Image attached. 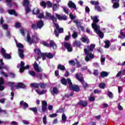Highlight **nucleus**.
<instances>
[{
  "label": "nucleus",
  "mask_w": 125,
  "mask_h": 125,
  "mask_svg": "<svg viewBox=\"0 0 125 125\" xmlns=\"http://www.w3.org/2000/svg\"><path fill=\"white\" fill-rule=\"evenodd\" d=\"M81 41L83 42H84L85 43H89V39H88L86 36L82 37L81 38Z\"/></svg>",
  "instance_id": "nucleus-25"
},
{
  "label": "nucleus",
  "mask_w": 125,
  "mask_h": 125,
  "mask_svg": "<svg viewBox=\"0 0 125 125\" xmlns=\"http://www.w3.org/2000/svg\"><path fill=\"white\" fill-rule=\"evenodd\" d=\"M44 26V23L43 22V21L39 20L36 23H33L32 25V28L33 30H41V29Z\"/></svg>",
  "instance_id": "nucleus-5"
},
{
  "label": "nucleus",
  "mask_w": 125,
  "mask_h": 125,
  "mask_svg": "<svg viewBox=\"0 0 125 125\" xmlns=\"http://www.w3.org/2000/svg\"><path fill=\"white\" fill-rule=\"evenodd\" d=\"M91 95H90V96ZM89 101H90V102H93L94 101H95V98H94V97L90 96L89 98Z\"/></svg>",
  "instance_id": "nucleus-58"
},
{
  "label": "nucleus",
  "mask_w": 125,
  "mask_h": 125,
  "mask_svg": "<svg viewBox=\"0 0 125 125\" xmlns=\"http://www.w3.org/2000/svg\"><path fill=\"white\" fill-rule=\"evenodd\" d=\"M15 88L17 89H19V88H25L26 86L22 83H18L16 84H15Z\"/></svg>",
  "instance_id": "nucleus-17"
},
{
  "label": "nucleus",
  "mask_w": 125,
  "mask_h": 125,
  "mask_svg": "<svg viewBox=\"0 0 125 125\" xmlns=\"http://www.w3.org/2000/svg\"><path fill=\"white\" fill-rule=\"evenodd\" d=\"M90 2L93 5H95V6H96L97 5H99V2L98 1L91 0Z\"/></svg>",
  "instance_id": "nucleus-42"
},
{
  "label": "nucleus",
  "mask_w": 125,
  "mask_h": 125,
  "mask_svg": "<svg viewBox=\"0 0 125 125\" xmlns=\"http://www.w3.org/2000/svg\"><path fill=\"white\" fill-rule=\"evenodd\" d=\"M123 31H124V29H121L120 30V35L118 36V38L124 40V39H125V34L124 33Z\"/></svg>",
  "instance_id": "nucleus-33"
},
{
  "label": "nucleus",
  "mask_w": 125,
  "mask_h": 125,
  "mask_svg": "<svg viewBox=\"0 0 125 125\" xmlns=\"http://www.w3.org/2000/svg\"><path fill=\"white\" fill-rule=\"evenodd\" d=\"M105 45L104 47L105 48H109L110 47V41L107 40L104 42Z\"/></svg>",
  "instance_id": "nucleus-40"
},
{
  "label": "nucleus",
  "mask_w": 125,
  "mask_h": 125,
  "mask_svg": "<svg viewBox=\"0 0 125 125\" xmlns=\"http://www.w3.org/2000/svg\"><path fill=\"white\" fill-rule=\"evenodd\" d=\"M67 5L69 8H73V9H75V10H77V6L72 0H70L68 2Z\"/></svg>",
  "instance_id": "nucleus-19"
},
{
  "label": "nucleus",
  "mask_w": 125,
  "mask_h": 125,
  "mask_svg": "<svg viewBox=\"0 0 125 125\" xmlns=\"http://www.w3.org/2000/svg\"><path fill=\"white\" fill-rule=\"evenodd\" d=\"M108 96L109 98H113L114 97V95H113V93L112 92L109 91L108 93Z\"/></svg>",
  "instance_id": "nucleus-54"
},
{
  "label": "nucleus",
  "mask_w": 125,
  "mask_h": 125,
  "mask_svg": "<svg viewBox=\"0 0 125 125\" xmlns=\"http://www.w3.org/2000/svg\"><path fill=\"white\" fill-rule=\"evenodd\" d=\"M39 41V38H38V37L37 35H34V36L32 37V43H37Z\"/></svg>",
  "instance_id": "nucleus-31"
},
{
  "label": "nucleus",
  "mask_w": 125,
  "mask_h": 125,
  "mask_svg": "<svg viewBox=\"0 0 125 125\" xmlns=\"http://www.w3.org/2000/svg\"><path fill=\"white\" fill-rule=\"evenodd\" d=\"M93 92L95 94H99V93H101L102 91H101V90H99L97 89H96L94 90Z\"/></svg>",
  "instance_id": "nucleus-59"
},
{
  "label": "nucleus",
  "mask_w": 125,
  "mask_h": 125,
  "mask_svg": "<svg viewBox=\"0 0 125 125\" xmlns=\"http://www.w3.org/2000/svg\"><path fill=\"white\" fill-rule=\"evenodd\" d=\"M61 82L63 85H67V83H68V79L66 80V79L62 78L61 80Z\"/></svg>",
  "instance_id": "nucleus-35"
},
{
  "label": "nucleus",
  "mask_w": 125,
  "mask_h": 125,
  "mask_svg": "<svg viewBox=\"0 0 125 125\" xmlns=\"http://www.w3.org/2000/svg\"><path fill=\"white\" fill-rule=\"evenodd\" d=\"M69 63L72 65V66H75L76 65V62H75V61L74 60H70L69 61Z\"/></svg>",
  "instance_id": "nucleus-62"
},
{
  "label": "nucleus",
  "mask_w": 125,
  "mask_h": 125,
  "mask_svg": "<svg viewBox=\"0 0 125 125\" xmlns=\"http://www.w3.org/2000/svg\"><path fill=\"white\" fill-rule=\"evenodd\" d=\"M32 111L34 113L35 115L38 114V108H37V107H32Z\"/></svg>",
  "instance_id": "nucleus-48"
},
{
  "label": "nucleus",
  "mask_w": 125,
  "mask_h": 125,
  "mask_svg": "<svg viewBox=\"0 0 125 125\" xmlns=\"http://www.w3.org/2000/svg\"><path fill=\"white\" fill-rule=\"evenodd\" d=\"M43 45H44V46H47V47H48V46H50V47H53V48L54 49H56V48H57V45H56V44L55 43V42H54L53 41L51 40L50 41V44H48V43L46 42H42Z\"/></svg>",
  "instance_id": "nucleus-8"
},
{
  "label": "nucleus",
  "mask_w": 125,
  "mask_h": 125,
  "mask_svg": "<svg viewBox=\"0 0 125 125\" xmlns=\"http://www.w3.org/2000/svg\"><path fill=\"white\" fill-rule=\"evenodd\" d=\"M42 60L44 61L46 59V54L45 53H42L41 56H39L37 58V61H39V59H42Z\"/></svg>",
  "instance_id": "nucleus-22"
},
{
  "label": "nucleus",
  "mask_w": 125,
  "mask_h": 125,
  "mask_svg": "<svg viewBox=\"0 0 125 125\" xmlns=\"http://www.w3.org/2000/svg\"><path fill=\"white\" fill-rule=\"evenodd\" d=\"M8 85L11 87V90L14 91V87H15V83L8 82L7 83Z\"/></svg>",
  "instance_id": "nucleus-27"
},
{
  "label": "nucleus",
  "mask_w": 125,
  "mask_h": 125,
  "mask_svg": "<svg viewBox=\"0 0 125 125\" xmlns=\"http://www.w3.org/2000/svg\"><path fill=\"white\" fill-rule=\"evenodd\" d=\"M25 66V62H24L23 61L21 62V64H18L17 68L20 69V73H23L24 70H28L30 68V66L29 65H27L25 66Z\"/></svg>",
  "instance_id": "nucleus-7"
},
{
  "label": "nucleus",
  "mask_w": 125,
  "mask_h": 125,
  "mask_svg": "<svg viewBox=\"0 0 125 125\" xmlns=\"http://www.w3.org/2000/svg\"><path fill=\"white\" fill-rule=\"evenodd\" d=\"M77 105L85 107L87 106V102L86 101L80 100L79 102L77 103Z\"/></svg>",
  "instance_id": "nucleus-18"
},
{
  "label": "nucleus",
  "mask_w": 125,
  "mask_h": 125,
  "mask_svg": "<svg viewBox=\"0 0 125 125\" xmlns=\"http://www.w3.org/2000/svg\"><path fill=\"white\" fill-rule=\"evenodd\" d=\"M99 73L98 72V70L97 69L94 70V72L93 73V74L94 76H96V77H97V76H98Z\"/></svg>",
  "instance_id": "nucleus-56"
},
{
  "label": "nucleus",
  "mask_w": 125,
  "mask_h": 125,
  "mask_svg": "<svg viewBox=\"0 0 125 125\" xmlns=\"http://www.w3.org/2000/svg\"><path fill=\"white\" fill-rule=\"evenodd\" d=\"M82 42H81L80 41H75L73 42V46L75 47H79V48H81V46H82Z\"/></svg>",
  "instance_id": "nucleus-20"
},
{
  "label": "nucleus",
  "mask_w": 125,
  "mask_h": 125,
  "mask_svg": "<svg viewBox=\"0 0 125 125\" xmlns=\"http://www.w3.org/2000/svg\"><path fill=\"white\" fill-rule=\"evenodd\" d=\"M4 83V80L2 77L0 78V90H3L4 89V86L3 84Z\"/></svg>",
  "instance_id": "nucleus-24"
},
{
  "label": "nucleus",
  "mask_w": 125,
  "mask_h": 125,
  "mask_svg": "<svg viewBox=\"0 0 125 125\" xmlns=\"http://www.w3.org/2000/svg\"><path fill=\"white\" fill-rule=\"evenodd\" d=\"M73 23H75L78 29H79V28L82 26V25H83V23H82L81 21H78V20L73 21Z\"/></svg>",
  "instance_id": "nucleus-30"
},
{
  "label": "nucleus",
  "mask_w": 125,
  "mask_h": 125,
  "mask_svg": "<svg viewBox=\"0 0 125 125\" xmlns=\"http://www.w3.org/2000/svg\"><path fill=\"white\" fill-rule=\"evenodd\" d=\"M81 83H82L83 87L84 89H86V88L89 87V85L86 82H84L83 80Z\"/></svg>",
  "instance_id": "nucleus-36"
},
{
  "label": "nucleus",
  "mask_w": 125,
  "mask_h": 125,
  "mask_svg": "<svg viewBox=\"0 0 125 125\" xmlns=\"http://www.w3.org/2000/svg\"><path fill=\"white\" fill-rule=\"evenodd\" d=\"M73 95H74V93H73V92H71L70 94V95H68V94H65L64 95L65 98H70V97L73 96Z\"/></svg>",
  "instance_id": "nucleus-51"
},
{
  "label": "nucleus",
  "mask_w": 125,
  "mask_h": 125,
  "mask_svg": "<svg viewBox=\"0 0 125 125\" xmlns=\"http://www.w3.org/2000/svg\"><path fill=\"white\" fill-rule=\"evenodd\" d=\"M95 10H97L99 12H101L102 10V9L101 8L100 6H98V5L97 6H95Z\"/></svg>",
  "instance_id": "nucleus-46"
},
{
  "label": "nucleus",
  "mask_w": 125,
  "mask_h": 125,
  "mask_svg": "<svg viewBox=\"0 0 125 125\" xmlns=\"http://www.w3.org/2000/svg\"><path fill=\"white\" fill-rule=\"evenodd\" d=\"M33 68L37 73H42L43 71L41 67L39 66V64L37 63V62H35L34 63Z\"/></svg>",
  "instance_id": "nucleus-12"
},
{
  "label": "nucleus",
  "mask_w": 125,
  "mask_h": 125,
  "mask_svg": "<svg viewBox=\"0 0 125 125\" xmlns=\"http://www.w3.org/2000/svg\"><path fill=\"white\" fill-rule=\"evenodd\" d=\"M4 21H3V19L2 17H1L0 20V25H1V27L2 29L4 30H7L8 29V25L7 24H3Z\"/></svg>",
  "instance_id": "nucleus-16"
},
{
  "label": "nucleus",
  "mask_w": 125,
  "mask_h": 125,
  "mask_svg": "<svg viewBox=\"0 0 125 125\" xmlns=\"http://www.w3.org/2000/svg\"><path fill=\"white\" fill-rule=\"evenodd\" d=\"M45 54H46V57L49 58V59H52L53 58V54L51 53H45Z\"/></svg>",
  "instance_id": "nucleus-39"
},
{
  "label": "nucleus",
  "mask_w": 125,
  "mask_h": 125,
  "mask_svg": "<svg viewBox=\"0 0 125 125\" xmlns=\"http://www.w3.org/2000/svg\"><path fill=\"white\" fill-rule=\"evenodd\" d=\"M59 91H58V89L56 87H53V90L51 91V93L52 95H54V94H57Z\"/></svg>",
  "instance_id": "nucleus-29"
},
{
  "label": "nucleus",
  "mask_w": 125,
  "mask_h": 125,
  "mask_svg": "<svg viewBox=\"0 0 125 125\" xmlns=\"http://www.w3.org/2000/svg\"><path fill=\"white\" fill-rule=\"evenodd\" d=\"M39 86L41 87V88L45 89V87H46V84L43 83H39Z\"/></svg>",
  "instance_id": "nucleus-41"
},
{
  "label": "nucleus",
  "mask_w": 125,
  "mask_h": 125,
  "mask_svg": "<svg viewBox=\"0 0 125 125\" xmlns=\"http://www.w3.org/2000/svg\"><path fill=\"white\" fill-rule=\"evenodd\" d=\"M22 123H23V125H30V122L28 120H23L22 121Z\"/></svg>",
  "instance_id": "nucleus-52"
},
{
  "label": "nucleus",
  "mask_w": 125,
  "mask_h": 125,
  "mask_svg": "<svg viewBox=\"0 0 125 125\" xmlns=\"http://www.w3.org/2000/svg\"><path fill=\"white\" fill-rule=\"evenodd\" d=\"M57 68L58 70H61V71H64V70H66L65 66L62 65V64H59L58 65Z\"/></svg>",
  "instance_id": "nucleus-37"
},
{
  "label": "nucleus",
  "mask_w": 125,
  "mask_h": 125,
  "mask_svg": "<svg viewBox=\"0 0 125 125\" xmlns=\"http://www.w3.org/2000/svg\"><path fill=\"white\" fill-rule=\"evenodd\" d=\"M15 28H21V23H20V22L16 23V24L15 25Z\"/></svg>",
  "instance_id": "nucleus-60"
},
{
  "label": "nucleus",
  "mask_w": 125,
  "mask_h": 125,
  "mask_svg": "<svg viewBox=\"0 0 125 125\" xmlns=\"http://www.w3.org/2000/svg\"><path fill=\"white\" fill-rule=\"evenodd\" d=\"M15 41L16 42L17 47H19V55L20 58L23 59V58H24V51L20 48H23L24 47V46H23V44H22V43L17 42V41H16V40L15 39Z\"/></svg>",
  "instance_id": "nucleus-6"
},
{
  "label": "nucleus",
  "mask_w": 125,
  "mask_h": 125,
  "mask_svg": "<svg viewBox=\"0 0 125 125\" xmlns=\"http://www.w3.org/2000/svg\"><path fill=\"white\" fill-rule=\"evenodd\" d=\"M63 11L66 13V14H69V9H67V7H63Z\"/></svg>",
  "instance_id": "nucleus-61"
},
{
  "label": "nucleus",
  "mask_w": 125,
  "mask_h": 125,
  "mask_svg": "<svg viewBox=\"0 0 125 125\" xmlns=\"http://www.w3.org/2000/svg\"><path fill=\"white\" fill-rule=\"evenodd\" d=\"M62 120L63 122H65L67 120V117H66V115H65V114H63L62 115Z\"/></svg>",
  "instance_id": "nucleus-50"
},
{
  "label": "nucleus",
  "mask_w": 125,
  "mask_h": 125,
  "mask_svg": "<svg viewBox=\"0 0 125 125\" xmlns=\"http://www.w3.org/2000/svg\"><path fill=\"white\" fill-rule=\"evenodd\" d=\"M40 5L41 6H42V7H43V8H46V2H45V1H42L40 3Z\"/></svg>",
  "instance_id": "nucleus-44"
},
{
  "label": "nucleus",
  "mask_w": 125,
  "mask_h": 125,
  "mask_svg": "<svg viewBox=\"0 0 125 125\" xmlns=\"http://www.w3.org/2000/svg\"><path fill=\"white\" fill-rule=\"evenodd\" d=\"M46 16L48 18H50L51 20L53 21V23L54 26L56 27V29L54 30V33L56 37L58 38L59 37V34L64 32V29L62 27H59V24H57V19L55 16L51 15V14L48 12L46 13Z\"/></svg>",
  "instance_id": "nucleus-1"
},
{
  "label": "nucleus",
  "mask_w": 125,
  "mask_h": 125,
  "mask_svg": "<svg viewBox=\"0 0 125 125\" xmlns=\"http://www.w3.org/2000/svg\"><path fill=\"white\" fill-rule=\"evenodd\" d=\"M7 11L9 14H10V15H14L15 16H17V13L15 12V10L9 9Z\"/></svg>",
  "instance_id": "nucleus-28"
},
{
  "label": "nucleus",
  "mask_w": 125,
  "mask_h": 125,
  "mask_svg": "<svg viewBox=\"0 0 125 125\" xmlns=\"http://www.w3.org/2000/svg\"><path fill=\"white\" fill-rule=\"evenodd\" d=\"M32 76L33 77V78H39L40 80H42V78H43V77L45 79L46 78V75L45 74L38 73L37 75H36V72L34 71H32Z\"/></svg>",
  "instance_id": "nucleus-10"
},
{
  "label": "nucleus",
  "mask_w": 125,
  "mask_h": 125,
  "mask_svg": "<svg viewBox=\"0 0 125 125\" xmlns=\"http://www.w3.org/2000/svg\"><path fill=\"white\" fill-rule=\"evenodd\" d=\"M38 17L39 19H42V18H44V15L43 13L39 14Z\"/></svg>",
  "instance_id": "nucleus-57"
},
{
  "label": "nucleus",
  "mask_w": 125,
  "mask_h": 125,
  "mask_svg": "<svg viewBox=\"0 0 125 125\" xmlns=\"http://www.w3.org/2000/svg\"><path fill=\"white\" fill-rule=\"evenodd\" d=\"M87 48L84 49V52L85 54L86 55L85 57V60L86 62H88L90 60H92L95 57V55L94 54L91 53L92 51H93V49L95 48V44H91L90 46H87Z\"/></svg>",
  "instance_id": "nucleus-3"
},
{
  "label": "nucleus",
  "mask_w": 125,
  "mask_h": 125,
  "mask_svg": "<svg viewBox=\"0 0 125 125\" xmlns=\"http://www.w3.org/2000/svg\"><path fill=\"white\" fill-rule=\"evenodd\" d=\"M22 5L24 7H25V13L27 14L31 11V9L29 5H30V1L28 0H23L22 2Z\"/></svg>",
  "instance_id": "nucleus-9"
},
{
  "label": "nucleus",
  "mask_w": 125,
  "mask_h": 125,
  "mask_svg": "<svg viewBox=\"0 0 125 125\" xmlns=\"http://www.w3.org/2000/svg\"><path fill=\"white\" fill-rule=\"evenodd\" d=\"M20 106L21 109L23 110H26L27 108H29V104L27 103L24 102V101H21L20 103Z\"/></svg>",
  "instance_id": "nucleus-14"
},
{
  "label": "nucleus",
  "mask_w": 125,
  "mask_h": 125,
  "mask_svg": "<svg viewBox=\"0 0 125 125\" xmlns=\"http://www.w3.org/2000/svg\"><path fill=\"white\" fill-rule=\"evenodd\" d=\"M0 74H1V75L3 76L4 77H5V78H7V77H8L7 73H6L5 72H4L2 71H0Z\"/></svg>",
  "instance_id": "nucleus-55"
},
{
  "label": "nucleus",
  "mask_w": 125,
  "mask_h": 125,
  "mask_svg": "<svg viewBox=\"0 0 125 125\" xmlns=\"http://www.w3.org/2000/svg\"><path fill=\"white\" fill-rule=\"evenodd\" d=\"M1 69H5V70H8V66L7 65H4L3 62H2V60L0 59V70Z\"/></svg>",
  "instance_id": "nucleus-21"
},
{
  "label": "nucleus",
  "mask_w": 125,
  "mask_h": 125,
  "mask_svg": "<svg viewBox=\"0 0 125 125\" xmlns=\"http://www.w3.org/2000/svg\"><path fill=\"white\" fill-rule=\"evenodd\" d=\"M43 123L44 124V125H46L47 123H46V116H44L43 118Z\"/></svg>",
  "instance_id": "nucleus-64"
},
{
  "label": "nucleus",
  "mask_w": 125,
  "mask_h": 125,
  "mask_svg": "<svg viewBox=\"0 0 125 125\" xmlns=\"http://www.w3.org/2000/svg\"><path fill=\"white\" fill-rule=\"evenodd\" d=\"M109 75V73L106 71H102L101 72L100 76L101 78H104L106 77H108V75Z\"/></svg>",
  "instance_id": "nucleus-32"
},
{
  "label": "nucleus",
  "mask_w": 125,
  "mask_h": 125,
  "mask_svg": "<svg viewBox=\"0 0 125 125\" xmlns=\"http://www.w3.org/2000/svg\"><path fill=\"white\" fill-rule=\"evenodd\" d=\"M46 4L48 8H50L52 7V3H51V2H50V1H48L46 3Z\"/></svg>",
  "instance_id": "nucleus-49"
},
{
  "label": "nucleus",
  "mask_w": 125,
  "mask_h": 125,
  "mask_svg": "<svg viewBox=\"0 0 125 125\" xmlns=\"http://www.w3.org/2000/svg\"><path fill=\"white\" fill-rule=\"evenodd\" d=\"M0 52L2 54V56L3 57H4V58H5V59H7L8 60L11 59V56L9 54L5 52V49H4L3 48H1Z\"/></svg>",
  "instance_id": "nucleus-11"
},
{
  "label": "nucleus",
  "mask_w": 125,
  "mask_h": 125,
  "mask_svg": "<svg viewBox=\"0 0 125 125\" xmlns=\"http://www.w3.org/2000/svg\"><path fill=\"white\" fill-rule=\"evenodd\" d=\"M64 46L68 52H72L73 51V47H72V45L70 43L65 42L64 44Z\"/></svg>",
  "instance_id": "nucleus-15"
},
{
  "label": "nucleus",
  "mask_w": 125,
  "mask_h": 125,
  "mask_svg": "<svg viewBox=\"0 0 125 125\" xmlns=\"http://www.w3.org/2000/svg\"><path fill=\"white\" fill-rule=\"evenodd\" d=\"M47 110V107L46 106L42 105V111L44 112Z\"/></svg>",
  "instance_id": "nucleus-63"
},
{
  "label": "nucleus",
  "mask_w": 125,
  "mask_h": 125,
  "mask_svg": "<svg viewBox=\"0 0 125 125\" xmlns=\"http://www.w3.org/2000/svg\"><path fill=\"white\" fill-rule=\"evenodd\" d=\"M91 20H93V23L91 26L94 30L95 33L99 35L100 39L104 38V33L100 30V25H97V23L99 22L100 20L98 19L97 16L91 17Z\"/></svg>",
  "instance_id": "nucleus-2"
},
{
  "label": "nucleus",
  "mask_w": 125,
  "mask_h": 125,
  "mask_svg": "<svg viewBox=\"0 0 125 125\" xmlns=\"http://www.w3.org/2000/svg\"><path fill=\"white\" fill-rule=\"evenodd\" d=\"M6 2H7V5L8 7H11L13 5V2L12 0H5Z\"/></svg>",
  "instance_id": "nucleus-38"
},
{
  "label": "nucleus",
  "mask_w": 125,
  "mask_h": 125,
  "mask_svg": "<svg viewBox=\"0 0 125 125\" xmlns=\"http://www.w3.org/2000/svg\"><path fill=\"white\" fill-rule=\"evenodd\" d=\"M75 78L79 81V82H83V76L81 73H77L75 75Z\"/></svg>",
  "instance_id": "nucleus-23"
},
{
  "label": "nucleus",
  "mask_w": 125,
  "mask_h": 125,
  "mask_svg": "<svg viewBox=\"0 0 125 125\" xmlns=\"http://www.w3.org/2000/svg\"><path fill=\"white\" fill-rule=\"evenodd\" d=\"M35 53H36L38 55H42V52L41 51V49H35L34 50Z\"/></svg>",
  "instance_id": "nucleus-43"
},
{
  "label": "nucleus",
  "mask_w": 125,
  "mask_h": 125,
  "mask_svg": "<svg viewBox=\"0 0 125 125\" xmlns=\"http://www.w3.org/2000/svg\"><path fill=\"white\" fill-rule=\"evenodd\" d=\"M32 87H35V88H39V86H40L39 83H32Z\"/></svg>",
  "instance_id": "nucleus-45"
},
{
  "label": "nucleus",
  "mask_w": 125,
  "mask_h": 125,
  "mask_svg": "<svg viewBox=\"0 0 125 125\" xmlns=\"http://www.w3.org/2000/svg\"><path fill=\"white\" fill-rule=\"evenodd\" d=\"M111 2L113 3L112 7L114 9H117L120 7V0H111Z\"/></svg>",
  "instance_id": "nucleus-13"
},
{
  "label": "nucleus",
  "mask_w": 125,
  "mask_h": 125,
  "mask_svg": "<svg viewBox=\"0 0 125 125\" xmlns=\"http://www.w3.org/2000/svg\"><path fill=\"white\" fill-rule=\"evenodd\" d=\"M67 83L69 85V89L72 90V91H75L76 92H79L80 91V87L78 85H73V83L70 78L67 79Z\"/></svg>",
  "instance_id": "nucleus-4"
},
{
  "label": "nucleus",
  "mask_w": 125,
  "mask_h": 125,
  "mask_svg": "<svg viewBox=\"0 0 125 125\" xmlns=\"http://www.w3.org/2000/svg\"><path fill=\"white\" fill-rule=\"evenodd\" d=\"M32 13L34 15H39L41 13V10L38 8H35L33 10Z\"/></svg>",
  "instance_id": "nucleus-26"
},
{
  "label": "nucleus",
  "mask_w": 125,
  "mask_h": 125,
  "mask_svg": "<svg viewBox=\"0 0 125 125\" xmlns=\"http://www.w3.org/2000/svg\"><path fill=\"white\" fill-rule=\"evenodd\" d=\"M68 19L67 16L66 15H63L61 17V20H63L64 21H66Z\"/></svg>",
  "instance_id": "nucleus-53"
},
{
  "label": "nucleus",
  "mask_w": 125,
  "mask_h": 125,
  "mask_svg": "<svg viewBox=\"0 0 125 125\" xmlns=\"http://www.w3.org/2000/svg\"><path fill=\"white\" fill-rule=\"evenodd\" d=\"M105 85V83H101L99 85V87H100V88H102V89H104Z\"/></svg>",
  "instance_id": "nucleus-47"
},
{
  "label": "nucleus",
  "mask_w": 125,
  "mask_h": 125,
  "mask_svg": "<svg viewBox=\"0 0 125 125\" xmlns=\"http://www.w3.org/2000/svg\"><path fill=\"white\" fill-rule=\"evenodd\" d=\"M27 41L28 43L29 44H32V39H31V37H30V34L29 33V32L27 31Z\"/></svg>",
  "instance_id": "nucleus-34"
}]
</instances>
